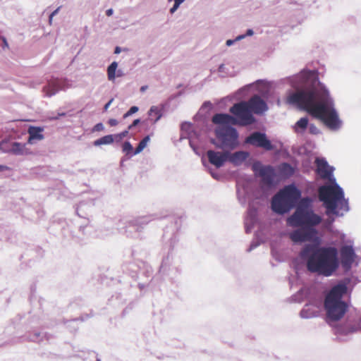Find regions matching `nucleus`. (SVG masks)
Segmentation results:
<instances>
[{
    "label": "nucleus",
    "instance_id": "nucleus-1",
    "mask_svg": "<svg viewBox=\"0 0 361 361\" xmlns=\"http://www.w3.org/2000/svg\"><path fill=\"white\" fill-rule=\"evenodd\" d=\"M295 91L289 90L286 102L296 106L321 121L332 131L342 128L334 98L326 87L319 80L314 70L303 69L300 73L283 79Z\"/></svg>",
    "mask_w": 361,
    "mask_h": 361
},
{
    "label": "nucleus",
    "instance_id": "nucleus-2",
    "mask_svg": "<svg viewBox=\"0 0 361 361\" xmlns=\"http://www.w3.org/2000/svg\"><path fill=\"white\" fill-rule=\"evenodd\" d=\"M315 163L318 175L331 183L322 185L319 189V199L324 202L326 214L343 216L349 211L348 201L345 199L344 192L334 176V167L329 166L324 158H317Z\"/></svg>",
    "mask_w": 361,
    "mask_h": 361
},
{
    "label": "nucleus",
    "instance_id": "nucleus-3",
    "mask_svg": "<svg viewBox=\"0 0 361 361\" xmlns=\"http://www.w3.org/2000/svg\"><path fill=\"white\" fill-rule=\"evenodd\" d=\"M338 251L334 247H319L317 244H305L299 253L300 258L305 262L307 270L329 276L338 267Z\"/></svg>",
    "mask_w": 361,
    "mask_h": 361
},
{
    "label": "nucleus",
    "instance_id": "nucleus-4",
    "mask_svg": "<svg viewBox=\"0 0 361 361\" xmlns=\"http://www.w3.org/2000/svg\"><path fill=\"white\" fill-rule=\"evenodd\" d=\"M347 292V286L344 283L334 286L326 295L324 307L328 322L340 320L348 310V304L342 300Z\"/></svg>",
    "mask_w": 361,
    "mask_h": 361
},
{
    "label": "nucleus",
    "instance_id": "nucleus-5",
    "mask_svg": "<svg viewBox=\"0 0 361 361\" xmlns=\"http://www.w3.org/2000/svg\"><path fill=\"white\" fill-rule=\"evenodd\" d=\"M300 197L301 192L295 185H286L272 197L271 209L278 214L288 213Z\"/></svg>",
    "mask_w": 361,
    "mask_h": 361
},
{
    "label": "nucleus",
    "instance_id": "nucleus-6",
    "mask_svg": "<svg viewBox=\"0 0 361 361\" xmlns=\"http://www.w3.org/2000/svg\"><path fill=\"white\" fill-rule=\"evenodd\" d=\"M216 142H213L218 148L224 150H233L238 145V133L230 126H218L215 129Z\"/></svg>",
    "mask_w": 361,
    "mask_h": 361
},
{
    "label": "nucleus",
    "instance_id": "nucleus-7",
    "mask_svg": "<svg viewBox=\"0 0 361 361\" xmlns=\"http://www.w3.org/2000/svg\"><path fill=\"white\" fill-rule=\"evenodd\" d=\"M322 220V217L316 214L312 209L304 211L302 208H296L295 212L288 218L287 224L293 227L314 228Z\"/></svg>",
    "mask_w": 361,
    "mask_h": 361
},
{
    "label": "nucleus",
    "instance_id": "nucleus-8",
    "mask_svg": "<svg viewBox=\"0 0 361 361\" xmlns=\"http://www.w3.org/2000/svg\"><path fill=\"white\" fill-rule=\"evenodd\" d=\"M230 112L235 116L240 126H247L255 121L254 116L247 102H240L235 104L230 108Z\"/></svg>",
    "mask_w": 361,
    "mask_h": 361
},
{
    "label": "nucleus",
    "instance_id": "nucleus-9",
    "mask_svg": "<svg viewBox=\"0 0 361 361\" xmlns=\"http://www.w3.org/2000/svg\"><path fill=\"white\" fill-rule=\"evenodd\" d=\"M245 143L255 147L262 148L267 151H271L274 149V146L268 139L267 135L259 131L253 132L247 136L245 140Z\"/></svg>",
    "mask_w": 361,
    "mask_h": 361
},
{
    "label": "nucleus",
    "instance_id": "nucleus-10",
    "mask_svg": "<svg viewBox=\"0 0 361 361\" xmlns=\"http://www.w3.org/2000/svg\"><path fill=\"white\" fill-rule=\"evenodd\" d=\"M317 234L315 228L301 227L290 233L289 238L294 243H300L314 240Z\"/></svg>",
    "mask_w": 361,
    "mask_h": 361
},
{
    "label": "nucleus",
    "instance_id": "nucleus-11",
    "mask_svg": "<svg viewBox=\"0 0 361 361\" xmlns=\"http://www.w3.org/2000/svg\"><path fill=\"white\" fill-rule=\"evenodd\" d=\"M69 87L68 82L66 79L53 78L48 80L47 85L43 87V92L47 97H52L59 91L64 90Z\"/></svg>",
    "mask_w": 361,
    "mask_h": 361
},
{
    "label": "nucleus",
    "instance_id": "nucleus-12",
    "mask_svg": "<svg viewBox=\"0 0 361 361\" xmlns=\"http://www.w3.org/2000/svg\"><path fill=\"white\" fill-rule=\"evenodd\" d=\"M149 222L148 217H140L130 222L126 230L127 235L133 238H139L141 229Z\"/></svg>",
    "mask_w": 361,
    "mask_h": 361
},
{
    "label": "nucleus",
    "instance_id": "nucleus-13",
    "mask_svg": "<svg viewBox=\"0 0 361 361\" xmlns=\"http://www.w3.org/2000/svg\"><path fill=\"white\" fill-rule=\"evenodd\" d=\"M355 253L352 245H344L341 248V264L345 271H348L355 260Z\"/></svg>",
    "mask_w": 361,
    "mask_h": 361
},
{
    "label": "nucleus",
    "instance_id": "nucleus-14",
    "mask_svg": "<svg viewBox=\"0 0 361 361\" xmlns=\"http://www.w3.org/2000/svg\"><path fill=\"white\" fill-rule=\"evenodd\" d=\"M247 102L252 114H262L268 109L267 103L258 95H254Z\"/></svg>",
    "mask_w": 361,
    "mask_h": 361
},
{
    "label": "nucleus",
    "instance_id": "nucleus-15",
    "mask_svg": "<svg viewBox=\"0 0 361 361\" xmlns=\"http://www.w3.org/2000/svg\"><path fill=\"white\" fill-rule=\"evenodd\" d=\"M207 156L209 163L216 168H221L227 161L226 152H219L214 150H208Z\"/></svg>",
    "mask_w": 361,
    "mask_h": 361
},
{
    "label": "nucleus",
    "instance_id": "nucleus-16",
    "mask_svg": "<svg viewBox=\"0 0 361 361\" xmlns=\"http://www.w3.org/2000/svg\"><path fill=\"white\" fill-rule=\"evenodd\" d=\"M321 305V301L307 304L300 312V317L302 319H310L317 317L319 315Z\"/></svg>",
    "mask_w": 361,
    "mask_h": 361
},
{
    "label": "nucleus",
    "instance_id": "nucleus-17",
    "mask_svg": "<svg viewBox=\"0 0 361 361\" xmlns=\"http://www.w3.org/2000/svg\"><path fill=\"white\" fill-rule=\"evenodd\" d=\"M26 143L13 142L11 144L8 149H2L3 152L10 153L16 156H24L30 154V150L26 147Z\"/></svg>",
    "mask_w": 361,
    "mask_h": 361
},
{
    "label": "nucleus",
    "instance_id": "nucleus-18",
    "mask_svg": "<svg viewBox=\"0 0 361 361\" xmlns=\"http://www.w3.org/2000/svg\"><path fill=\"white\" fill-rule=\"evenodd\" d=\"M257 221V210L252 204H249L247 216L245 219V228L247 233L252 231Z\"/></svg>",
    "mask_w": 361,
    "mask_h": 361
},
{
    "label": "nucleus",
    "instance_id": "nucleus-19",
    "mask_svg": "<svg viewBox=\"0 0 361 361\" xmlns=\"http://www.w3.org/2000/svg\"><path fill=\"white\" fill-rule=\"evenodd\" d=\"M212 122L219 126L236 125L237 119L228 114H216L212 117Z\"/></svg>",
    "mask_w": 361,
    "mask_h": 361
},
{
    "label": "nucleus",
    "instance_id": "nucleus-20",
    "mask_svg": "<svg viewBox=\"0 0 361 361\" xmlns=\"http://www.w3.org/2000/svg\"><path fill=\"white\" fill-rule=\"evenodd\" d=\"M44 128L39 126H30L27 129L29 135L27 144L34 145L37 141H40L44 139V135L42 134Z\"/></svg>",
    "mask_w": 361,
    "mask_h": 361
},
{
    "label": "nucleus",
    "instance_id": "nucleus-21",
    "mask_svg": "<svg viewBox=\"0 0 361 361\" xmlns=\"http://www.w3.org/2000/svg\"><path fill=\"white\" fill-rule=\"evenodd\" d=\"M227 161L234 166L241 165L250 156V153L246 151H238L231 153L226 151Z\"/></svg>",
    "mask_w": 361,
    "mask_h": 361
},
{
    "label": "nucleus",
    "instance_id": "nucleus-22",
    "mask_svg": "<svg viewBox=\"0 0 361 361\" xmlns=\"http://www.w3.org/2000/svg\"><path fill=\"white\" fill-rule=\"evenodd\" d=\"M259 174L262 178V182L266 185H272L274 183L275 173L274 169L270 166H262Z\"/></svg>",
    "mask_w": 361,
    "mask_h": 361
},
{
    "label": "nucleus",
    "instance_id": "nucleus-23",
    "mask_svg": "<svg viewBox=\"0 0 361 361\" xmlns=\"http://www.w3.org/2000/svg\"><path fill=\"white\" fill-rule=\"evenodd\" d=\"M118 63L113 61L107 68V78L109 81H114L116 78L122 77L124 73L121 70H117Z\"/></svg>",
    "mask_w": 361,
    "mask_h": 361
},
{
    "label": "nucleus",
    "instance_id": "nucleus-24",
    "mask_svg": "<svg viewBox=\"0 0 361 361\" xmlns=\"http://www.w3.org/2000/svg\"><path fill=\"white\" fill-rule=\"evenodd\" d=\"M164 106L159 108L157 106H152L148 111V115L150 116V120L153 123H156L161 119L163 116L162 111Z\"/></svg>",
    "mask_w": 361,
    "mask_h": 361
},
{
    "label": "nucleus",
    "instance_id": "nucleus-25",
    "mask_svg": "<svg viewBox=\"0 0 361 361\" xmlns=\"http://www.w3.org/2000/svg\"><path fill=\"white\" fill-rule=\"evenodd\" d=\"M309 119L307 116L300 118L294 125L293 129L297 133H303L307 128Z\"/></svg>",
    "mask_w": 361,
    "mask_h": 361
},
{
    "label": "nucleus",
    "instance_id": "nucleus-26",
    "mask_svg": "<svg viewBox=\"0 0 361 361\" xmlns=\"http://www.w3.org/2000/svg\"><path fill=\"white\" fill-rule=\"evenodd\" d=\"M114 135H107L99 139L96 140L94 142V146H100L102 145H110L114 142Z\"/></svg>",
    "mask_w": 361,
    "mask_h": 361
},
{
    "label": "nucleus",
    "instance_id": "nucleus-27",
    "mask_svg": "<svg viewBox=\"0 0 361 361\" xmlns=\"http://www.w3.org/2000/svg\"><path fill=\"white\" fill-rule=\"evenodd\" d=\"M311 202L312 200L309 197H305L301 200L298 204L297 208H302L304 211L311 210Z\"/></svg>",
    "mask_w": 361,
    "mask_h": 361
},
{
    "label": "nucleus",
    "instance_id": "nucleus-28",
    "mask_svg": "<svg viewBox=\"0 0 361 361\" xmlns=\"http://www.w3.org/2000/svg\"><path fill=\"white\" fill-rule=\"evenodd\" d=\"M307 128L310 133L312 135H318L321 133L320 130L313 123H309Z\"/></svg>",
    "mask_w": 361,
    "mask_h": 361
},
{
    "label": "nucleus",
    "instance_id": "nucleus-29",
    "mask_svg": "<svg viewBox=\"0 0 361 361\" xmlns=\"http://www.w3.org/2000/svg\"><path fill=\"white\" fill-rule=\"evenodd\" d=\"M147 145L143 141H140L136 147L135 150L133 152L132 155H136L140 154L147 146Z\"/></svg>",
    "mask_w": 361,
    "mask_h": 361
},
{
    "label": "nucleus",
    "instance_id": "nucleus-30",
    "mask_svg": "<svg viewBox=\"0 0 361 361\" xmlns=\"http://www.w3.org/2000/svg\"><path fill=\"white\" fill-rule=\"evenodd\" d=\"M123 151L126 154H129L133 151V146L130 142H125L123 145Z\"/></svg>",
    "mask_w": 361,
    "mask_h": 361
},
{
    "label": "nucleus",
    "instance_id": "nucleus-31",
    "mask_svg": "<svg viewBox=\"0 0 361 361\" xmlns=\"http://www.w3.org/2000/svg\"><path fill=\"white\" fill-rule=\"evenodd\" d=\"M128 134V129L126 130H124L120 133L113 135H114V140H116L117 141L121 140L123 138L126 137Z\"/></svg>",
    "mask_w": 361,
    "mask_h": 361
},
{
    "label": "nucleus",
    "instance_id": "nucleus-32",
    "mask_svg": "<svg viewBox=\"0 0 361 361\" xmlns=\"http://www.w3.org/2000/svg\"><path fill=\"white\" fill-rule=\"evenodd\" d=\"M104 129V125L102 123H99L94 126L92 131L93 132H99V131L103 130Z\"/></svg>",
    "mask_w": 361,
    "mask_h": 361
},
{
    "label": "nucleus",
    "instance_id": "nucleus-33",
    "mask_svg": "<svg viewBox=\"0 0 361 361\" xmlns=\"http://www.w3.org/2000/svg\"><path fill=\"white\" fill-rule=\"evenodd\" d=\"M180 4H176L174 2L173 6L170 8V13H174L180 7Z\"/></svg>",
    "mask_w": 361,
    "mask_h": 361
},
{
    "label": "nucleus",
    "instance_id": "nucleus-34",
    "mask_svg": "<svg viewBox=\"0 0 361 361\" xmlns=\"http://www.w3.org/2000/svg\"><path fill=\"white\" fill-rule=\"evenodd\" d=\"M140 120L139 118L134 120L133 122L128 126V130L136 126L138 123H140Z\"/></svg>",
    "mask_w": 361,
    "mask_h": 361
},
{
    "label": "nucleus",
    "instance_id": "nucleus-35",
    "mask_svg": "<svg viewBox=\"0 0 361 361\" xmlns=\"http://www.w3.org/2000/svg\"><path fill=\"white\" fill-rule=\"evenodd\" d=\"M238 200L240 202V203L242 204V205H245V203H246V200H245V197H240V191L238 190Z\"/></svg>",
    "mask_w": 361,
    "mask_h": 361
},
{
    "label": "nucleus",
    "instance_id": "nucleus-36",
    "mask_svg": "<svg viewBox=\"0 0 361 361\" xmlns=\"http://www.w3.org/2000/svg\"><path fill=\"white\" fill-rule=\"evenodd\" d=\"M139 109L137 106H133L130 108V109L128 110V111L130 112V114H133L135 113H136L137 111H138Z\"/></svg>",
    "mask_w": 361,
    "mask_h": 361
},
{
    "label": "nucleus",
    "instance_id": "nucleus-37",
    "mask_svg": "<svg viewBox=\"0 0 361 361\" xmlns=\"http://www.w3.org/2000/svg\"><path fill=\"white\" fill-rule=\"evenodd\" d=\"M209 173L214 179L219 180L220 178V176L218 173L214 172L212 169H209Z\"/></svg>",
    "mask_w": 361,
    "mask_h": 361
},
{
    "label": "nucleus",
    "instance_id": "nucleus-38",
    "mask_svg": "<svg viewBox=\"0 0 361 361\" xmlns=\"http://www.w3.org/2000/svg\"><path fill=\"white\" fill-rule=\"evenodd\" d=\"M109 123L111 126H115L118 124V121L116 119L111 118L109 120Z\"/></svg>",
    "mask_w": 361,
    "mask_h": 361
},
{
    "label": "nucleus",
    "instance_id": "nucleus-39",
    "mask_svg": "<svg viewBox=\"0 0 361 361\" xmlns=\"http://www.w3.org/2000/svg\"><path fill=\"white\" fill-rule=\"evenodd\" d=\"M113 101H114V99L112 98L104 105V111H106L109 108V106L112 104Z\"/></svg>",
    "mask_w": 361,
    "mask_h": 361
},
{
    "label": "nucleus",
    "instance_id": "nucleus-40",
    "mask_svg": "<svg viewBox=\"0 0 361 361\" xmlns=\"http://www.w3.org/2000/svg\"><path fill=\"white\" fill-rule=\"evenodd\" d=\"M65 115H66V114H65V113H63V112H62V113H59V114H57V116L51 117V119H53V120H57V119H59L60 117H61V116H64Z\"/></svg>",
    "mask_w": 361,
    "mask_h": 361
},
{
    "label": "nucleus",
    "instance_id": "nucleus-41",
    "mask_svg": "<svg viewBox=\"0 0 361 361\" xmlns=\"http://www.w3.org/2000/svg\"><path fill=\"white\" fill-rule=\"evenodd\" d=\"M245 38V35H240L237 36L234 39H235V42H238V41H240V40H242V39H243Z\"/></svg>",
    "mask_w": 361,
    "mask_h": 361
},
{
    "label": "nucleus",
    "instance_id": "nucleus-42",
    "mask_svg": "<svg viewBox=\"0 0 361 361\" xmlns=\"http://www.w3.org/2000/svg\"><path fill=\"white\" fill-rule=\"evenodd\" d=\"M225 68H226L225 65L224 64H221L219 66L218 71H219V73H224Z\"/></svg>",
    "mask_w": 361,
    "mask_h": 361
},
{
    "label": "nucleus",
    "instance_id": "nucleus-43",
    "mask_svg": "<svg viewBox=\"0 0 361 361\" xmlns=\"http://www.w3.org/2000/svg\"><path fill=\"white\" fill-rule=\"evenodd\" d=\"M253 34H254L253 30L252 29H248V30H247L246 33L244 35H245V37H246L247 36H252V35H253Z\"/></svg>",
    "mask_w": 361,
    "mask_h": 361
},
{
    "label": "nucleus",
    "instance_id": "nucleus-44",
    "mask_svg": "<svg viewBox=\"0 0 361 361\" xmlns=\"http://www.w3.org/2000/svg\"><path fill=\"white\" fill-rule=\"evenodd\" d=\"M235 42V39H228L226 42V44L228 47L232 46Z\"/></svg>",
    "mask_w": 361,
    "mask_h": 361
},
{
    "label": "nucleus",
    "instance_id": "nucleus-45",
    "mask_svg": "<svg viewBox=\"0 0 361 361\" xmlns=\"http://www.w3.org/2000/svg\"><path fill=\"white\" fill-rule=\"evenodd\" d=\"M114 13V10L112 8H109L106 11V14L108 16H111Z\"/></svg>",
    "mask_w": 361,
    "mask_h": 361
},
{
    "label": "nucleus",
    "instance_id": "nucleus-46",
    "mask_svg": "<svg viewBox=\"0 0 361 361\" xmlns=\"http://www.w3.org/2000/svg\"><path fill=\"white\" fill-rule=\"evenodd\" d=\"M150 140V137L149 135H147L145 136L142 140V141H143L145 143H146L147 145V143L149 142V141Z\"/></svg>",
    "mask_w": 361,
    "mask_h": 361
},
{
    "label": "nucleus",
    "instance_id": "nucleus-47",
    "mask_svg": "<svg viewBox=\"0 0 361 361\" xmlns=\"http://www.w3.org/2000/svg\"><path fill=\"white\" fill-rule=\"evenodd\" d=\"M121 52V48L120 47H116L114 49V54H118Z\"/></svg>",
    "mask_w": 361,
    "mask_h": 361
},
{
    "label": "nucleus",
    "instance_id": "nucleus-48",
    "mask_svg": "<svg viewBox=\"0 0 361 361\" xmlns=\"http://www.w3.org/2000/svg\"><path fill=\"white\" fill-rule=\"evenodd\" d=\"M306 293V290L305 289H300L298 293V295H295V298L298 297L299 295H302L304 293Z\"/></svg>",
    "mask_w": 361,
    "mask_h": 361
},
{
    "label": "nucleus",
    "instance_id": "nucleus-49",
    "mask_svg": "<svg viewBox=\"0 0 361 361\" xmlns=\"http://www.w3.org/2000/svg\"><path fill=\"white\" fill-rule=\"evenodd\" d=\"M59 9H60V7H58L56 9H55V10H54L51 13V16H56V15L59 13Z\"/></svg>",
    "mask_w": 361,
    "mask_h": 361
},
{
    "label": "nucleus",
    "instance_id": "nucleus-50",
    "mask_svg": "<svg viewBox=\"0 0 361 361\" xmlns=\"http://www.w3.org/2000/svg\"><path fill=\"white\" fill-rule=\"evenodd\" d=\"M168 259H169V257H167L166 259H164V261L162 262L161 266V269H164V267L166 264V260H168Z\"/></svg>",
    "mask_w": 361,
    "mask_h": 361
},
{
    "label": "nucleus",
    "instance_id": "nucleus-51",
    "mask_svg": "<svg viewBox=\"0 0 361 361\" xmlns=\"http://www.w3.org/2000/svg\"><path fill=\"white\" fill-rule=\"evenodd\" d=\"M148 88L147 85H143L140 87V92H145Z\"/></svg>",
    "mask_w": 361,
    "mask_h": 361
},
{
    "label": "nucleus",
    "instance_id": "nucleus-52",
    "mask_svg": "<svg viewBox=\"0 0 361 361\" xmlns=\"http://www.w3.org/2000/svg\"><path fill=\"white\" fill-rule=\"evenodd\" d=\"M39 336H40V334H36L35 335V338H32V341H35V342L38 341H39V340H38V337H39Z\"/></svg>",
    "mask_w": 361,
    "mask_h": 361
},
{
    "label": "nucleus",
    "instance_id": "nucleus-53",
    "mask_svg": "<svg viewBox=\"0 0 361 361\" xmlns=\"http://www.w3.org/2000/svg\"><path fill=\"white\" fill-rule=\"evenodd\" d=\"M131 116V114H130V112L128 111L124 115H123V118H126L128 116Z\"/></svg>",
    "mask_w": 361,
    "mask_h": 361
},
{
    "label": "nucleus",
    "instance_id": "nucleus-54",
    "mask_svg": "<svg viewBox=\"0 0 361 361\" xmlns=\"http://www.w3.org/2000/svg\"><path fill=\"white\" fill-rule=\"evenodd\" d=\"M257 246V244H253V243H252V244L250 245V247L249 250H252V249L255 248Z\"/></svg>",
    "mask_w": 361,
    "mask_h": 361
},
{
    "label": "nucleus",
    "instance_id": "nucleus-55",
    "mask_svg": "<svg viewBox=\"0 0 361 361\" xmlns=\"http://www.w3.org/2000/svg\"><path fill=\"white\" fill-rule=\"evenodd\" d=\"M53 16H51L50 14L49 17V24H51V22H52V19H53Z\"/></svg>",
    "mask_w": 361,
    "mask_h": 361
},
{
    "label": "nucleus",
    "instance_id": "nucleus-56",
    "mask_svg": "<svg viewBox=\"0 0 361 361\" xmlns=\"http://www.w3.org/2000/svg\"><path fill=\"white\" fill-rule=\"evenodd\" d=\"M6 167L4 166L0 165V171H2L4 170Z\"/></svg>",
    "mask_w": 361,
    "mask_h": 361
},
{
    "label": "nucleus",
    "instance_id": "nucleus-57",
    "mask_svg": "<svg viewBox=\"0 0 361 361\" xmlns=\"http://www.w3.org/2000/svg\"><path fill=\"white\" fill-rule=\"evenodd\" d=\"M285 166H286V167H287V168H288L289 169H292V168L290 167V166L289 164H285Z\"/></svg>",
    "mask_w": 361,
    "mask_h": 361
},
{
    "label": "nucleus",
    "instance_id": "nucleus-58",
    "mask_svg": "<svg viewBox=\"0 0 361 361\" xmlns=\"http://www.w3.org/2000/svg\"><path fill=\"white\" fill-rule=\"evenodd\" d=\"M4 43L5 44L6 46H8L7 42L5 39H4Z\"/></svg>",
    "mask_w": 361,
    "mask_h": 361
},
{
    "label": "nucleus",
    "instance_id": "nucleus-59",
    "mask_svg": "<svg viewBox=\"0 0 361 361\" xmlns=\"http://www.w3.org/2000/svg\"><path fill=\"white\" fill-rule=\"evenodd\" d=\"M190 147H191L195 150V148H194V147H193V145H192V142H190Z\"/></svg>",
    "mask_w": 361,
    "mask_h": 361
},
{
    "label": "nucleus",
    "instance_id": "nucleus-60",
    "mask_svg": "<svg viewBox=\"0 0 361 361\" xmlns=\"http://www.w3.org/2000/svg\"><path fill=\"white\" fill-rule=\"evenodd\" d=\"M1 146H2V143H0V149L1 148Z\"/></svg>",
    "mask_w": 361,
    "mask_h": 361
},
{
    "label": "nucleus",
    "instance_id": "nucleus-61",
    "mask_svg": "<svg viewBox=\"0 0 361 361\" xmlns=\"http://www.w3.org/2000/svg\"><path fill=\"white\" fill-rule=\"evenodd\" d=\"M97 361H99V360H97Z\"/></svg>",
    "mask_w": 361,
    "mask_h": 361
}]
</instances>
